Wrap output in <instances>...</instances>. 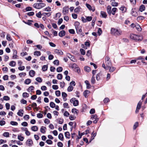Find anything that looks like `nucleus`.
<instances>
[{
	"label": "nucleus",
	"mask_w": 147,
	"mask_h": 147,
	"mask_svg": "<svg viewBox=\"0 0 147 147\" xmlns=\"http://www.w3.org/2000/svg\"><path fill=\"white\" fill-rule=\"evenodd\" d=\"M46 128L44 126H42L41 127L40 129V132L43 134L45 133L46 132Z\"/></svg>",
	"instance_id": "obj_17"
},
{
	"label": "nucleus",
	"mask_w": 147,
	"mask_h": 147,
	"mask_svg": "<svg viewBox=\"0 0 147 147\" xmlns=\"http://www.w3.org/2000/svg\"><path fill=\"white\" fill-rule=\"evenodd\" d=\"M138 122H136L134 124V126H133V129H135L138 126Z\"/></svg>",
	"instance_id": "obj_55"
},
{
	"label": "nucleus",
	"mask_w": 147,
	"mask_h": 147,
	"mask_svg": "<svg viewBox=\"0 0 147 147\" xmlns=\"http://www.w3.org/2000/svg\"><path fill=\"white\" fill-rule=\"evenodd\" d=\"M111 5L113 6H117L118 5V3L114 1L112 3Z\"/></svg>",
	"instance_id": "obj_54"
},
{
	"label": "nucleus",
	"mask_w": 147,
	"mask_h": 147,
	"mask_svg": "<svg viewBox=\"0 0 147 147\" xmlns=\"http://www.w3.org/2000/svg\"><path fill=\"white\" fill-rule=\"evenodd\" d=\"M85 70L87 72H89L91 71L90 68L88 66H85L84 67Z\"/></svg>",
	"instance_id": "obj_34"
},
{
	"label": "nucleus",
	"mask_w": 147,
	"mask_h": 147,
	"mask_svg": "<svg viewBox=\"0 0 147 147\" xmlns=\"http://www.w3.org/2000/svg\"><path fill=\"white\" fill-rule=\"evenodd\" d=\"M29 94L27 92H25L23 93L22 96L24 98H28L29 97Z\"/></svg>",
	"instance_id": "obj_38"
},
{
	"label": "nucleus",
	"mask_w": 147,
	"mask_h": 147,
	"mask_svg": "<svg viewBox=\"0 0 147 147\" xmlns=\"http://www.w3.org/2000/svg\"><path fill=\"white\" fill-rule=\"evenodd\" d=\"M58 138L61 140L63 141V134L60 133L58 136Z\"/></svg>",
	"instance_id": "obj_33"
},
{
	"label": "nucleus",
	"mask_w": 147,
	"mask_h": 147,
	"mask_svg": "<svg viewBox=\"0 0 147 147\" xmlns=\"http://www.w3.org/2000/svg\"><path fill=\"white\" fill-rule=\"evenodd\" d=\"M25 134L27 136H29L30 135V132L28 130L27 128H25Z\"/></svg>",
	"instance_id": "obj_58"
},
{
	"label": "nucleus",
	"mask_w": 147,
	"mask_h": 147,
	"mask_svg": "<svg viewBox=\"0 0 147 147\" xmlns=\"http://www.w3.org/2000/svg\"><path fill=\"white\" fill-rule=\"evenodd\" d=\"M144 19V18L143 16H140L138 17L137 18V20L138 21H140L141 20H142Z\"/></svg>",
	"instance_id": "obj_62"
},
{
	"label": "nucleus",
	"mask_w": 147,
	"mask_h": 147,
	"mask_svg": "<svg viewBox=\"0 0 147 147\" xmlns=\"http://www.w3.org/2000/svg\"><path fill=\"white\" fill-rule=\"evenodd\" d=\"M131 14L132 16L135 17H136L138 15L137 12L136 11L135 9L134 8L131 9Z\"/></svg>",
	"instance_id": "obj_8"
},
{
	"label": "nucleus",
	"mask_w": 147,
	"mask_h": 147,
	"mask_svg": "<svg viewBox=\"0 0 147 147\" xmlns=\"http://www.w3.org/2000/svg\"><path fill=\"white\" fill-rule=\"evenodd\" d=\"M43 116V115L41 113H39L37 114V117L39 118H42Z\"/></svg>",
	"instance_id": "obj_56"
},
{
	"label": "nucleus",
	"mask_w": 147,
	"mask_h": 147,
	"mask_svg": "<svg viewBox=\"0 0 147 147\" xmlns=\"http://www.w3.org/2000/svg\"><path fill=\"white\" fill-rule=\"evenodd\" d=\"M145 9V7L144 5H141L140 7L139 10L140 11L142 12Z\"/></svg>",
	"instance_id": "obj_19"
},
{
	"label": "nucleus",
	"mask_w": 147,
	"mask_h": 147,
	"mask_svg": "<svg viewBox=\"0 0 147 147\" xmlns=\"http://www.w3.org/2000/svg\"><path fill=\"white\" fill-rule=\"evenodd\" d=\"M111 7L110 5H108L107 7V11L109 15H111Z\"/></svg>",
	"instance_id": "obj_13"
},
{
	"label": "nucleus",
	"mask_w": 147,
	"mask_h": 147,
	"mask_svg": "<svg viewBox=\"0 0 147 147\" xmlns=\"http://www.w3.org/2000/svg\"><path fill=\"white\" fill-rule=\"evenodd\" d=\"M120 9L123 13L126 12V8L124 6H122L120 8Z\"/></svg>",
	"instance_id": "obj_24"
},
{
	"label": "nucleus",
	"mask_w": 147,
	"mask_h": 147,
	"mask_svg": "<svg viewBox=\"0 0 147 147\" xmlns=\"http://www.w3.org/2000/svg\"><path fill=\"white\" fill-rule=\"evenodd\" d=\"M65 34V32L64 30H63L60 32L59 34V36L61 37L64 36Z\"/></svg>",
	"instance_id": "obj_15"
},
{
	"label": "nucleus",
	"mask_w": 147,
	"mask_h": 147,
	"mask_svg": "<svg viewBox=\"0 0 147 147\" xmlns=\"http://www.w3.org/2000/svg\"><path fill=\"white\" fill-rule=\"evenodd\" d=\"M131 39L136 41H141L143 39V37L140 35L134 34H131L130 36Z\"/></svg>",
	"instance_id": "obj_2"
},
{
	"label": "nucleus",
	"mask_w": 147,
	"mask_h": 147,
	"mask_svg": "<svg viewBox=\"0 0 147 147\" xmlns=\"http://www.w3.org/2000/svg\"><path fill=\"white\" fill-rule=\"evenodd\" d=\"M59 61L58 60H56L53 61V63L55 65H59Z\"/></svg>",
	"instance_id": "obj_61"
},
{
	"label": "nucleus",
	"mask_w": 147,
	"mask_h": 147,
	"mask_svg": "<svg viewBox=\"0 0 147 147\" xmlns=\"http://www.w3.org/2000/svg\"><path fill=\"white\" fill-rule=\"evenodd\" d=\"M55 94L57 96H59L61 94L59 90L56 91L55 92Z\"/></svg>",
	"instance_id": "obj_57"
},
{
	"label": "nucleus",
	"mask_w": 147,
	"mask_h": 147,
	"mask_svg": "<svg viewBox=\"0 0 147 147\" xmlns=\"http://www.w3.org/2000/svg\"><path fill=\"white\" fill-rule=\"evenodd\" d=\"M26 143L28 146H30L32 145L33 142L31 140L28 139L27 140Z\"/></svg>",
	"instance_id": "obj_9"
},
{
	"label": "nucleus",
	"mask_w": 147,
	"mask_h": 147,
	"mask_svg": "<svg viewBox=\"0 0 147 147\" xmlns=\"http://www.w3.org/2000/svg\"><path fill=\"white\" fill-rule=\"evenodd\" d=\"M100 15L102 18H106L107 16V15L106 12L103 11H101L100 12Z\"/></svg>",
	"instance_id": "obj_18"
},
{
	"label": "nucleus",
	"mask_w": 147,
	"mask_h": 147,
	"mask_svg": "<svg viewBox=\"0 0 147 147\" xmlns=\"http://www.w3.org/2000/svg\"><path fill=\"white\" fill-rule=\"evenodd\" d=\"M6 39L7 40L9 41H11L12 40V39L11 38V37L9 34H7V37H6Z\"/></svg>",
	"instance_id": "obj_47"
},
{
	"label": "nucleus",
	"mask_w": 147,
	"mask_h": 147,
	"mask_svg": "<svg viewBox=\"0 0 147 147\" xmlns=\"http://www.w3.org/2000/svg\"><path fill=\"white\" fill-rule=\"evenodd\" d=\"M57 145L59 147H62L63 146V144L61 142H59L57 143Z\"/></svg>",
	"instance_id": "obj_64"
},
{
	"label": "nucleus",
	"mask_w": 147,
	"mask_h": 147,
	"mask_svg": "<svg viewBox=\"0 0 147 147\" xmlns=\"http://www.w3.org/2000/svg\"><path fill=\"white\" fill-rule=\"evenodd\" d=\"M73 89V87L72 86H70L67 88V90L69 92L71 91Z\"/></svg>",
	"instance_id": "obj_52"
},
{
	"label": "nucleus",
	"mask_w": 147,
	"mask_h": 147,
	"mask_svg": "<svg viewBox=\"0 0 147 147\" xmlns=\"http://www.w3.org/2000/svg\"><path fill=\"white\" fill-rule=\"evenodd\" d=\"M62 75L61 74H58L57 76V78L58 80H61L62 78Z\"/></svg>",
	"instance_id": "obj_44"
},
{
	"label": "nucleus",
	"mask_w": 147,
	"mask_h": 147,
	"mask_svg": "<svg viewBox=\"0 0 147 147\" xmlns=\"http://www.w3.org/2000/svg\"><path fill=\"white\" fill-rule=\"evenodd\" d=\"M70 102L71 103H73V104L74 106H77L78 104V100H76L75 98H72L70 100Z\"/></svg>",
	"instance_id": "obj_6"
},
{
	"label": "nucleus",
	"mask_w": 147,
	"mask_h": 147,
	"mask_svg": "<svg viewBox=\"0 0 147 147\" xmlns=\"http://www.w3.org/2000/svg\"><path fill=\"white\" fill-rule=\"evenodd\" d=\"M86 85V88L88 89H89L91 87V85H90L89 82L87 80H86L85 82Z\"/></svg>",
	"instance_id": "obj_27"
},
{
	"label": "nucleus",
	"mask_w": 147,
	"mask_h": 147,
	"mask_svg": "<svg viewBox=\"0 0 147 147\" xmlns=\"http://www.w3.org/2000/svg\"><path fill=\"white\" fill-rule=\"evenodd\" d=\"M81 9L80 6H78L74 10V11L75 13H78L81 11Z\"/></svg>",
	"instance_id": "obj_10"
},
{
	"label": "nucleus",
	"mask_w": 147,
	"mask_h": 147,
	"mask_svg": "<svg viewBox=\"0 0 147 147\" xmlns=\"http://www.w3.org/2000/svg\"><path fill=\"white\" fill-rule=\"evenodd\" d=\"M34 54L35 56H39L41 55V53L39 51H36L34 52Z\"/></svg>",
	"instance_id": "obj_23"
},
{
	"label": "nucleus",
	"mask_w": 147,
	"mask_h": 147,
	"mask_svg": "<svg viewBox=\"0 0 147 147\" xmlns=\"http://www.w3.org/2000/svg\"><path fill=\"white\" fill-rule=\"evenodd\" d=\"M13 55L12 56V57L13 59H16L17 58V57H18L17 54V51L15 50H13Z\"/></svg>",
	"instance_id": "obj_14"
},
{
	"label": "nucleus",
	"mask_w": 147,
	"mask_h": 147,
	"mask_svg": "<svg viewBox=\"0 0 147 147\" xmlns=\"http://www.w3.org/2000/svg\"><path fill=\"white\" fill-rule=\"evenodd\" d=\"M34 89V87L33 86H31L29 87L27 89V91L28 92H32V90Z\"/></svg>",
	"instance_id": "obj_35"
},
{
	"label": "nucleus",
	"mask_w": 147,
	"mask_h": 147,
	"mask_svg": "<svg viewBox=\"0 0 147 147\" xmlns=\"http://www.w3.org/2000/svg\"><path fill=\"white\" fill-rule=\"evenodd\" d=\"M48 68V66L47 65H44L42 67V69L43 71H46Z\"/></svg>",
	"instance_id": "obj_46"
},
{
	"label": "nucleus",
	"mask_w": 147,
	"mask_h": 147,
	"mask_svg": "<svg viewBox=\"0 0 147 147\" xmlns=\"http://www.w3.org/2000/svg\"><path fill=\"white\" fill-rule=\"evenodd\" d=\"M46 5L45 3H36L33 5V7L37 9H40L45 7Z\"/></svg>",
	"instance_id": "obj_4"
},
{
	"label": "nucleus",
	"mask_w": 147,
	"mask_h": 147,
	"mask_svg": "<svg viewBox=\"0 0 147 147\" xmlns=\"http://www.w3.org/2000/svg\"><path fill=\"white\" fill-rule=\"evenodd\" d=\"M43 11L49 12L51 11V8L49 7H47L43 9Z\"/></svg>",
	"instance_id": "obj_30"
},
{
	"label": "nucleus",
	"mask_w": 147,
	"mask_h": 147,
	"mask_svg": "<svg viewBox=\"0 0 147 147\" xmlns=\"http://www.w3.org/2000/svg\"><path fill=\"white\" fill-rule=\"evenodd\" d=\"M54 52L55 53L58 55H62L63 54V52L61 50L56 49L55 50Z\"/></svg>",
	"instance_id": "obj_11"
},
{
	"label": "nucleus",
	"mask_w": 147,
	"mask_h": 147,
	"mask_svg": "<svg viewBox=\"0 0 147 147\" xmlns=\"http://www.w3.org/2000/svg\"><path fill=\"white\" fill-rule=\"evenodd\" d=\"M42 15L44 16H47L48 17L50 16L51 15V13L50 12L48 13H42Z\"/></svg>",
	"instance_id": "obj_37"
},
{
	"label": "nucleus",
	"mask_w": 147,
	"mask_h": 147,
	"mask_svg": "<svg viewBox=\"0 0 147 147\" xmlns=\"http://www.w3.org/2000/svg\"><path fill=\"white\" fill-rule=\"evenodd\" d=\"M108 67L109 71L110 72H113L115 70V68L113 67H111V66H109Z\"/></svg>",
	"instance_id": "obj_21"
},
{
	"label": "nucleus",
	"mask_w": 147,
	"mask_h": 147,
	"mask_svg": "<svg viewBox=\"0 0 147 147\" xmlns=\"http://www.w3.org/2000/svg\"><path fill=\"white\" fill-rule=\"evenodd\" d=\"M72 18L74 19H76L78 17V15L77 14L73 13L72 14Z\"/></svg>",
	"instance_id": "obj_63"
},
{
	"label": "nucleus",
	"mask_w": 147,
	"mask_h": 147,
	"mask_svg": "<svg viewBox=\"0 0 147 147\" xmlns=\"http://www.w3.org/2000/svg\"><path fill=\"white\" fill-rule=\"evenodd\" d=\"M80 52L81 53V54L82 55H84L85 54V50L82 49H80Z\"/></svg>",
	"instance_id": "obj_53"
},
{
	"label": "nucleus",
	"mask_w": 147,
	"mask_h": 147,
	"mask_svg": "<svg viewBox=\"0 0 147 147\" xmlns=\"http://www.w3.org/2000/svg\"><path fill=\"white\" fill-rule=\"evenodd\" d=\"M117 8H116L115 7H114V8H113L112 9V12H111L112 14L113 15H114L116 11H117Z\"/></svg>",
	"instance_id": "obj_40"
},
{
	"label": "nucleus",
	"mask_w": 147,
	"mask_h": 147,
	"mask_svg": "<svg viewBox=\"0 0 147 147\" xmlns=\"http://www.w3.org/2000/svg\"><path fill=\"white\" fill-rule=\"evenodd\" d=\"M18 139L21 141H23L24 139V137L18 135Z\"/></svg>",
	"instance_id": "obj_50"
},
{
	"label": "nucleus",
	"mask_w": 147,
	"mask_h": 147,
	"mask_svg": "<svg viewBox=\"0 0 147 147\" xmlns=\"http://www.w3.org/2000/svg\"><path fill=\"white\" fill-rule=\"evenodd\" d=\"M136 29L139 31H141L142 30V28L138 24H136L135 26Z\"/></svg>",
	"instance_id": "obj_36"
},
{
	"label": "nucleus",
	"mask_w": 147,
	"mask_h": 147,
	"mask_svg": "<svg viewBox=\"0 0 147 147\" xmlns=\"http://www.w3.org/2000/svg\"><path fill=\"white\" fill-rule=\"evenodd\" d=\"M65 137L67 138H69V136H70V134L69 132H66L65 133Z\"/></svg>",
	"instance_id": "obj_43"
},
{
	"label": "nucleus",
	"mask_w": 147,
	"mask_h": 147,
	"mask_svg": "<svg viewBox=\"0 0 147 147\" xmlns=\"http://www.w3.org/2000/svg\"><path fill=\"white\" fill-rule=\"evenodd\" d=\"M35 73L34 71L33 70H30L29 72V74L31 77H33L35 74Z\"/></svg>",
	"instance_id": "obj_16"
},
{
	"label": "nucleus",
	"mask_w": 147,
	"mask_h": 147,
	"mask_svg": "<svg viewBox=\"0 0 147 147\" xmlns=\"http://www.w3.org/2000/svg\"><path fill=\"white\" fill-rule=\"evenodd\" d=\"M1 100L3 101V100H5L6 101L9 100L10 99L9 97L7 96H4L3 97V99L1 98Z\"/></svg>",
	"instance_id": "obj_22"
},
{
	"label": "nucleus",
	"mask_w": 147,
	"mask_h": 147,
	"mask_svg": "<svg viewBox=\"0 0 147 147\" xmlns=\"http://www.w3.org/2000/svg\"><path fill=\"white\" fill-rule=\"evenodd\" d=\"M42 15V14H41V12L40 11H39L38 13H37L36 14V17L39 18L41 17Z\"/></svg>",
	"instance_id": "obj_42"
},
{
	"label": "nucleus",
	"mask_w": 147,
	"mask_h": 147,
	"mask_svg": "<svg viewBox=\"0 0 147 147\" xmlns=\"http://www.w3.org/2000/svg\"><path fill=\"white\" fill-rule=\"evenodd\" d=\"M69 66L73 69H75L78 68V66L76 64H70Z\"/></svg>",
	"instance_id": "obj_26"
},
{
	"label": "nucleus",
	"mask_w": 147,
	"mask_h": 147,
	"mask_svg": "<svg viewBox=\"0 0 147 147\" xmlns=\"http://www.w3.org/2000/svg\"><path fill=\"white\" fill-rule=\"evenodd\" d=\"M86 7L90 10H92V11H94L95 9H92V7L91 6V5H90L89 4H88V3H86Z\"/></svg>",
	"instance_id": "obj_28"
},
{
	"label": "nucleus",
	"mask_w": 147,
	"mask_h": 147,
	"mask_svg": "<svg viewBox=\"0 0 147 147\" xmlns=\"http://www.w3.org/2000/svg\"><path fill=\"white\" fill-rule=\"evenodd\" d=\"M10 123L13 125H17L18 124L17 122L14 121H11Z\"/></svg>",
	"instance_id": "obj_51"
},
{
	"label": "nucleus",
	"mask_w": 147,
	"mask_h": 147,
	"mask_svg": "<svg viewBox=\"0 0 147 147\" xmlns=\"http://www.w3.org/2000/svg\"><path fill=\"white\" fill-rule=\"evenodd\" d=\"M75 28L78 34H80L82 32V30L81 28L78 26L79 25V23L78 22H75Z\"/></svg>",
	"instance_id": "obj_5"
},
{
	"label": "nucleus",
	"mask_w": 147,
	"mask_h": 147,
	"mask_svg": "<svg viewBox=\"0 0 147 147\" xmlns=\"http://www.w3.org/2000/svg\"><path fill=\"white\" fill-rule=\"evenodd\" d=\"M9 133L8 132H5L3 134V136L6 137H8L9 136Z\"/></svg>",
	"instance_id": "obj_41"
},
{
	"label": "nucleus",
	"mask_w": 147,
	"mask_h": 147,
	"mask_svg": "<svg viewBox=\"0 0 147 147\" xmlns=\"http://www.w3.org/2000/svg\"><path fill=\"white\" fill-rule=\"evenodd\" d=\"M92 19V17L91 16L86 17V20L87 22V21L90 22L91 21Z\"/></svg>",
	"instance_id": "obj_48"
},
{
	"label": "nucleus",
	"mask_w": 147,
	"mask_h": 147,
	"mask_svg": "<svg viewBox=\"0 0 147 147\" xmlns=\"http://www.w3.org/2000/svg\"><path fill=\"white\" fill-rule=\"evenodd\" d=\"M5 107L7 110H9L10 108V105L9 103H7L5 104Z\"/></svg>",
	"instance_id": "obj_60"
},
{
	"label": "nucleus",
	"mask_w": 147,
	"mask_h": 147,
	"mask_svg": "<svg viewBox=\"0 0 147 147\" xmlns=\"http://www.w3.org/2000/svg\"><path fill=\"white\" fill-rule=\"evenodd\" d=\"M105 63L106 65V67L105 66V65L104 63H103L102 65V67L106 70L108 69V67L110 66H111L112 63L110 60V58L108 56H106L105 58Z\"/></svg>",
	"instance_id": "obj_1"
},
{
	"label": "nucleus",
	"mask_w": 147,
	"mask_h": 147,
	"mask_svg": "<svg viewBox=\"0 0 147 147\" xmlns=\"http://www.w3.org/2000/svg\"><path fill=\"white\" fill-rule=\"evenodd\" d=\"M90 92L88 90H86L84 92V95L86 98L88 96V94H89Z\"/></svg>",
	"instance_id": "obj_20"
},
{
	"label": "nucleus",
	"mask_w": 147,
	"mask_h": 147,
	"mask_svg": "<svg viewBox=\"0 0 147 147\" xmlns=\"http://www.w3.org/2000/svg\"><path fill=\"white\" fill-rule=\"evenodd\" d=\"M36 80L39 83L42 82V79L40 77H37L36 78Z\"/></svg>",
	"instance_id": "obj_39"
},
{
	"label": "nucleus",
	"mask_w": 147,
	"mask_h": 147,
	"mask_svg": "<svg viewBox=\"0 0 147 147\" xmlns=\"http://www.w3.org/2000/svg\"><path fill=\"white\" fill-rule=\"evenodd\" d=\"M50 105V107L52 108H53L55 107V104L53 102H51Z\"/></svg>",
	"instance_id": "obj_59"
},
{
	"label": "nucleus",
	"mask_w": 147,
	"mask_h": 147,
	"mask_svg": "<svg viewBox=\"0 0 147 147\" xmlns=\"http://www.w3.org/2000/svg\"><path fill=\"white\" fill-rule=\"evenodd\" d=\"M31 82V80L29 79H27L25 80L24 83L26 84H28Z\"/></svg>",
	"instance_id": "obj_31"
},
{
	"label": "nucleus",
	"mask_w": 147,
	"mask_h": 147,
	"mask_svg": "<svg viewBox=\"0 0 147 147\" xmlns=\"http://www.w3.org/2000/svg\"><path fill=\"white\" fill-rule=\"evenodd\" d=\"M69 8L67 7H65L63 9L62 13L63 15H66L68 13Z\"/></svg>",
	"instance_id": "obj_7"
},
{
	"label": "nucleus",
	"mask_w": 147,
	"mask_h": 147,
	"mask_svg": "<svg viewBox=\"0 0 147 147\" xmlns=\"http://www.w3.org/2000/svg\"><path fill=\"white\" fill-rule=\"evenodd\" d=\"M111 33L115 36L119 35L121 34L122 32L120 30H118L115 28H112L111 29Z\"/></svg>",
	"instance_id": "obj_3"
},
{
	"label": "nucleus",
	"mask_w": 147,
	"mask_h": 147,
	"mask_svg": "<svg viewBox=\"0 0 147 147\" xmlns=\"http://www.w3.org/2000/svg\"><path fill=\"white\" fill-rule=\"evenodd\" d=\"M142 102L140 101L138 103L137 107V110H138V109H140V108L141 107V106L142 105Z\"/></svg>",
	"instance_id": "obj_29"
},
{
	"label": "nucleus",
	"mask_w": 147,
	"mask_h": 147,
	"mask_svg": "<svg viewBox=\"0 0 147 147\" xmlns=\"http://www.w3.org/2000/svg\"><path fill=\"white\" fill-rule=\"evenodd\" d=\"M38 128L37 126H34L31 127V129L34 131H36L38 130Z\"/></svg>",
	"instance_id": "obj_25"
},
{
	"label": "nucleus",
	"mask_w": 147,
	"mask_h": 147,
	"mask_svg": "<svg viewBox=\"0 0 147 147\" xmlns=\"http://www.w3.org/2000/svg\"><path fill=\"white\" fill-rule=\"evenodd\" d=\"M62 97H63L64 100L65 101L66 100L64 98H65L67 96V94L65 92H62Z\"/></svg>",
	"instance_id": "obj_45"
},
{
	"label": "nucleus",
	"mask_w": 147,
	"mask_h": 147,
	"mask_svg": "<svg viewBox=\"0 0 147 147\" xmlns=\"http://www.w3.org/2000/svg\"><path fill=\"white\" fill-rule=\"evenodd\" d=\"M63 70L62 68L61 67H59L57 69V71L58 72H60L62 71Z\"/></svg>",
	"instance_id": "obj_49"
},
{
	"label": "nucleus",
	"mask_w": 147,
	"mask_h": 147,
	"mask_svg": "<svg viewBox=\"0 0 147 147\" xmlns=\"http://www.w3.org/2000/svg\"><path fill=\"white\" fill-rule=\"evenodd\" d=\"M24 111L22 109H20L18 111L17 114L18 116L22 117L23 115Z\"/></svg>",
	"instance_id": "obj_12"
},
{
	"label": "nucleus",
	"mask_w": 147,
	"mask_h": 147,
	"mask_svg": "<svg viewBox=\"0 0 147 147\" xmlns=\"http://www.w3.org/2000/svg\"><path fill=\"white\" fill-rule=\"evenodd\" d=\"M9 65L11 66L14 67L16 65V63L14 61H12L10 62Z\"/></svg>",
	"instance_id": "obj_32"
}]
</instances>
